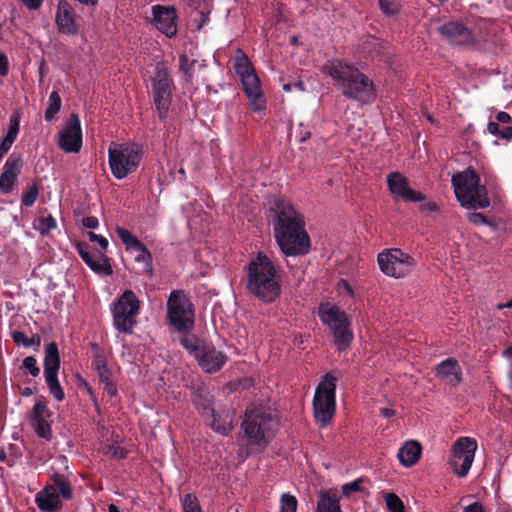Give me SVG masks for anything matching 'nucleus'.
<instances>
[{"label":"nucleus","mask_w":512,"mask_h":512,"mask_svg":"<svg viewBox=\"0 0 512 512\" xmlns=\"http://www.w3.org/2000/svg\"><path fill=\"white\" fill-rule=\"evenodd\" d=\"M270 223L280 251L287 257L309 253L311 241L303 214L289 201L278 198L270 206Z\"/></svg>","instance_id":"f257e3e1"},{"label":"nucleus","mask_w":512,"mask_h":512,"mask_svg":"<svg viewBox=\"0 0 512 512\" xmlns=\"http://www.w3.org/2000/svg\"><path fill=\"white\" fill-rule=\"evenodd\" d=\"M322 72L332 78L343 96L364 104L376 98L373 81L353 62L343 59H331L322 66Z\"/></svg>","instance_id":"f03ea898"},{"label":"nucleus","mask_w":512,"mask_h":512,"mask_svg":"<svg viewBox=\"0 0 512 512\" xmlns=\"http://www.w3.org/2000/svg\"><path fill=\"white\" fill-rule=\"evenodd\" d=\"M247 290L265 303L275 301L281 293V276L273 261L259 252L248 265Z\"/></svg>","instance_id":"7ed1b4c3"},{"label":"nucleus","mask_w":512,"mask_h":512,"mask_svg":"<svg viewBox=\"0 0 512 512\" xmlns=\"http://www.w3.org/2000/svg\"><path fill=\"white\" fill-rule=\"evenodd\" d=\"M278 419L268 406L251 404L241 422L242 441L250 447L264 449L273 437Z\"/></svg>","instance_id":"20e7f679"},{"label":"nucleus","mask_w":512,"mask_h":512,"mask_svg":"<svg viewBox=\"0 0 512 512\" xmlns=\"http://www.w3.org/2000/svg\"><path fill=\"white\" fill-rule=\"evenodd\" d=\"M451 184L455 197L462 207L474 210L489 207L486 186L481 183L479 174L472 167L454 173Z\"/></svg>","instance_id":"39448f33"},{"label":"nucleus","mask_w":512,"mask_h":512,"mask_svg":"<svg viewBox=\"0 0 512 512\" xmlns=\"http://www.w3.org/2000/svg\"><path fill=\"white\" fill-rule=\"evenodd\" d=\"M143 158V148L137 143L112 142L108 148V164L117 180L137 171Z\"/></svg>","instance_id":"423d86ee"},{"label":"nucleus","mask_w":512,"mask_h":512,"mask_svg":"<svg viewBox=\"0 0 512 512\" xmlns=\"http://www.w3.org/2000/svg\"><path fill=\"white\" fill-rule=\"evenodd\" d=\"M233 66L253 111H263L266 108V102L260 79L248 56L241 49H237L235 53Z\"/></svg>","instance_id":"0eeeda50"},{"label":"nucleus","mask_w":512,"mask_h":512,"mask_svg":"<svg viewBox=\"0 0 512 512\" xmlns=\"http://www.w3.org/2000/svg\"><path fill=\"white\" fill-rule=\"evenodd\" d=\"M318 316L328 326L338 351H345L353 340L351 323L347 314L335 304L324 302L319 305Z\"/></svg>","instance_id":"6e6552de"},{"label":"nucleus","mask_w":512,"mask_h":512,"mask_svg":"<svg viewBox=\"0 0 512 512\" xmlns=\"http://www.w3.org/2000/svg\"><path fill=\"white\" fill-rule=\"evenodd\" d=\"M336 376L329 372L319 382L313 397V415L319 428L332 422L336 411Z\"/></svg>","instance_id":"1a4fd4ad"},{"label":"nucleus","mask_w":512,"mask_h":512,"mask_svg":"<svg viewBox=\"0 0 512 512\" xmlns=\"http://www.w3.org/2000/svg\"><path fill=\"white\" fill-rule=\"evenodd\" d=\"M114 328L124 334H132L140 313V301L132 290H125L110 308Z\"/></svg>","instance_id":"9d476101"},{"label":"nucleus","mask_w":512,"mask_h":512,"mask_svg":"<svg viewBox=\"0 0 512 512\" xmlns=\"http://www.w3.org/2000/svg\"><path fill=\"white\" fill-rule=\"evenodd\" d=\"M181 344L197 360L201 369L206 373L218 372L227 361V356L223 352L218 351L212 345L199 343L193 336L183 335Z\"/></svg>","instance_id":"9b49d317"},{"label":"nucleus","mask_w":512,"mask_h":512,"mask_svg":"<svg viewBox=\"0 0 512 512\" xmlns=\"http://www.w3.org/2000/svg\"><path fill=\"white\" fill-rule=\"evenodd\" d=\"M167 317L173 328L188 333L194 328V311L186 295L179 290L170 293L167 300Z\"/></svg>","instance_id":"f8f14e48"},{"label":"nucleus","mask_w":512,"mask_h":512,"mask_svg":"<svg viewBox=\"0 0 512 512\" xmlns=\"http://www.w3.org/2000/svg\"><path fill=\"white\" fill-rule=\"evenodd\" d=\"M377 263L384 275L395 279L406 277L416 265L415 259L399 248L380 252L377 256Z\"/></svg>","instance_id":"ddd939ff"},{"label":"nucleus","mask_w":512,"mask_h":512,"mask_svg":"<svg viewBox=\"0 0 512 512\" xmlns=\"http://www.w3.org/2000/svg\"><path fill=\"white\" fill-rule=\"evenodd\" d=\"M153 103L158 117L166 121L172 103L173 80L169 76L163 64L158 63L155 68V76L151 79Z\"/></svg>","instance_id":"4468645a"},{"label":"nucleus","mask_w":512,"mask_h":512,"mask_svg":"<svg viewBox=\"0 0 512 512\" xmlns=\"http://www.w3.org/2000/svg\"><path fill=\"white\" fill-rule=\"evenodd\" d=\"M477 441L471 437H460L452 446V456L449 460L454 473L464 478L467 476L474 461Z\"/></svg>","instance_id":"2eb2a0df"},{"label":"nucleus","mask_w":512,"mask_h":512,"mask_svg":"<svg viewBox=\"0 0 512 512\" xmlns=\"http://www.w3.org/2000/svg\"><path fill=\"white\" fill-rule=\"evenodd\" d=\"M82 129L77 114H71L64 128L59 132L58 147L65 153H78L82 148Z\"/></svg>","instance_id":"dca6fc26"},{"label":"nucleus","mask_w":512,"mask_h":512,"mask_svg":"<svg viewBox=\"0 0 512 512\" xmlns=\"http://www.w3.org/2000/svg\"><path fill=\"white\" fill-rule=\"evenodd\" d=\"M389 192L406 202L419 203L426 200V196L409 186L408 179L400 172H391L386 176Z\"/></svg>","instance_id":"f3484780"},{"label":"nucleus","mask_w":512,"mask_h":512,"mask_svg":"<svg viewBox=\"0 0 512 512\" xmlns=\"http://www.w3.org/2000/svg\"><path fill=\"white\" fill-rule=\"evenodd\" d=\"M115 232L119 239L125 246L127 251H138L139 254L135 257V261L138 263L144 264V271L147 273H152L153 271V259L151 252L147 249V247L130 231L127 229L117 226L115 228Z\"/></svg>","instance_id":"a211bd4d"},{"label":"nucleus","mask_w":512,"mask_h":512,"mask_svg":"<svg viewBox=\"0 0 512 512\" xmlns=\"http://www.w3.org/2000/svg\"><path fill=\"white\" fill-rule=\"evenodd\" d=\"M437 30L452 45H473L476 43L474 32L458 21L444 23Z\"/></svg>","instance_id":"6ab92c4d"},{"label":"nucleus","mask_w":512,"mask_h":512,"mask_svg":"<svg viewBox=\"0 0 512 512\" xmlns=\"http://www.w3.org/2000/svg\"><path fill=\"white\" fill-rule=\"evenodd\" d=\"M153 24L168 38L177 34V13L173 7L154 5L152 7Z\"/></svg>","instance_id":"aec40b11"},{"label":"nucleus","mask_w":512,"mask_h":512,"mask_svg":"<svg viewBox=\"0 0 512 512\" xmlns=\"http://www.w3.org/2000/svg\"><path fill=\"white\" fill-rule=\"evenodd\" d=\"M435 376L445 385L455 388L463 380L462 368L457 359L449 357L434 367Z\"/></svg>","instance_id":"412c9836"},{"label":"nucleus","mask_w":512,"mask_h":512,"mask_svg":"<svg viewBox=\"0 0 512 512\" xmlns=\"http://www.w3.org/2000/svg\"><path fill=\"white\" fill-rule=\"evenodd\" d=\"M50 417L51 412L46 402L36 401L32 410L31 425L36 435L45 440H50L52 437Z\"/></svg>","instance_id":"4be33fe9"},{"label":"nucleus","mask_w":512,"mask_h":512,"mask_svg":"<svg viewBox=\"0 0 512 512\" xmlns=\"http://www.w3.org/2000/svg\"><path fill=\"white\" fill-rule=\"evenodd\" d=\"M23 159L21 155L11 154L6 160L3 171L0 174V191L9 194L13 191L15 183L21 172Z\"/></svg>","instance_id":"5701e85b"},{"label":"nucleus","mask_w":512,"mask_h":512,"mask_svg":"<svg viewBox=\"0 0 512 512\" xmlns=\"http://www.w3.org/2000/svg\"><path fill=\"white\" fill-rule=\"evenodd\" d=\"M55 23L61 34L75 35L78 33L74 10L66 0H60L57 4Z\"/></svg>","instance_id":"b1692460"},{"label":"nucleus","mask_w":512,"mask_h":512,"mask_svg":"<svg viewBox=\"0 0 512 512\" xmlns=\"http://www.w3.org/2000/svg\"><path fill=\"white\" fill-rule=\"evenodd\" d=\"M79 255L93 272L104 276H109L113 273L112 266L104 254L100 252L90 253L80 248Z\"/></svg>","instance_id":"393cba45"},{"label":"nucleus","mask_w":512,"mask_h":512,"mask_svg":"<svg viewBox=\"0 0 512 512\" xmlns=\"http://www.w3.org/2000/svg\"><path fill=\"white\" fill-rule=\"evenodd\" d=\"M421 454L422 447L420 443L415 440H408L398 450L397 458L402 466L409 468L419 461Z\"/></svg>","instance_id":"a878e982"},{"label":"nucleus","mask_w":512,"mask_h":512,"mask_svg":"<svg viewBox=\"0 0 512 512\" xmlns=\"http://www.w3.org/2000/svg\"><path fill=\"white\" fill-rule=\"evenodd\" d=\"M35 503L42 512H53L60 506V497L55 486H47L35 496Z\"/></svg>","instance_id":"bb28decb"},{"label":"nucleus","mask_w":512,"mask_h":512,"mask_svg":"<svg viewBox=\"0 0 512 512\" xmlns=\"http://www.w3.org/2000/svg\"><path fill=\"white\" fill-rule=\"evenodd\" d=\"M60 368V357L58 346L51 342L46 346L44 357V377L57 376Z\"/></svg>","instance_id":"cd10ccee"},{"label":"nucleus","mask_w":512,"mask_h":512,"mask_svg":"<svg viewBox=\"0 0 512 512\" xmlns=\"http://www.w3.org/2000/svg\"><path fill=\"white\" fill-rule=\"evenodd\" d=\"M316 512H343L336 493L321 491L318 494Z\"/></svg>","instance_id":"c85d7f7f"},{"label":"nucleus","mask_w":512,"mask_h":512,"mask_svg":"<svg viewBox=\"0 0 512 512\" xmlns=\"http://www.w3.org/2000/svg\"><path fill=\"white\" fill-rule=\"evenodd\" d=\"M209 417L212 418L210 426L214 432L227 435L232 430L233 415L229 411L224 413L214 412Z\"/></svg>","instance_id":"c756f323"},{"label":"nucleus","mask_w":512,"mask_h":512,"mask_svg":"<svg viewBox=\"0 0 512 512\" xmlns=\"http://www.w3.org/2000/svg\"><path fill=\"white\" fill-rule=\"evenodd\" d=\"M93 348L94 353L92 359V367L98 375L99 382L106 381L107 378L112 377V373L107 366L104 352L97 345H94Z\"/></svg>","instance_id":"7c9ffc66"},{"label":"nucleus","mask_w":512,"mask_h":512,"mask_svg":"<svg viewBox=\"0 0 512 512\" xmlns=\"http://www.w3.org/2000/svg\"><path fill=\"white\" fill-rule=\"evenodd\" d=\"M193 403L197 410L200 411L203 416H210L215 412L213 408L212 398L207 393H197L193 399Z\"/></svg>","instance_id":"2f4dec72"},{"label":"nucleus","mask_w":512,"mask_h":512,"mask_svg":"<svg viewBox=\"0 0 512 512\" xmlns=\"http://www.w3.org/2000/svg\"><path fill=\"white\" fill-rule=\"evenodd\" d=\"M34 228L40 235L46 236L57 228V221L51 214L41 215L35 220Z\"/></svg>","instance_id":"473e14b6"},{"label":"nucleus","mask_w":512,"mask_h":512,"mask_svg":"<svg viewBox=\"0 0 512 512\" xmlns=\"http://www.w3.org/2000/svg\"><path fill=\"white\" fill-rule=\"evenodd\" d=\"M61 108V98L57 91H52L48 99V107L45 110V120L52 121Z\"/></svg>","instance_id":"72a5a7b5"},{"label":"nucleus","mask_w":512,"mask_h":512,"mask_svg":"<svg viewBox=\"0 0 512 512\" xmlns=\"http://www.w3.org/2000/svg\"><path fill=\"white\" fill-rule=\"evenodd\" d=\"M12 339L17 345H22L25 348L39 347L41 344V338L38 334L32 335L27 338L25 333L22 331H14L12 333Z\"/></svg>","instance_id":"f704fd0d"},{"label":"nucleus","mask_w":512,"mask_h":512,"mask_svg":"<svg viewBox=\"0 0 512 512\" xmlns=\"http://www.w3.org/2000/svg\"><path fill=\"white\" fill-rule=\"evenodd\" d=\"M196 64V60L189 59L186 54H182L179 57V70L185 80V82L190 83L194 74V67Z\"/></svg>","instance_id":"c9c22d12"},{"label":"nucleus","mask_w":512,"mask_h":512,"mask_svg":"<svg viewBox=\"0 0 512 512\" xmlns=\"http://www.w3.org/2000/svg\"><path fill=\"white\" fill-rule=\"evenodd\" d=\"M100 451L103 455L114 459H123L127 454L125 449L120 447L117 442L103 444Z\"/></svg>","instance_id":"e433bc0d"},{"label":"nucleus","mask_w":512,"mask_h":512,"mask_svg":"<svg viewBox=\"0 0 512 512\" xmlns=\"http://www.w3.org/2000/svg\"><path fill=\"white\" fill-rule=\"evenodd\" d=\"M298 501L291 493H283L280 497L279 512H297Z\"/></svg>","instance_id":"4c0bfd02"},{"label":"nucleus","mask_w":512,"mask_h":512,"mask_svg":"<svg viewBox=\"0 0 512 512\" xmlns=\"http://www.w3.org/2000/svg\"><path fill=\"white\" fill-rule=\"evenodd\" d=\"M50 394L57 400L62 401L65 398V393L58 381L57 376H49L45 378Z\"/></svg>","instance_id":"58836bf2"},{"label":"nucleus","mask_w":512,"mask_h":512,"mask_svg":"<svg viewBox=\"0 0 512 512\" xmlns=\"http://www.w3.org/2000/svg\"><path fill=\"white\" fill-rule=\"evenodd\" d=\"M39 195L38 186L32 183L21 195V203L25 207H31Z\"/></svg>","instance_id":"ea45409f"},{"label":"nucleus","mask_w":512,"mask_h":512,"mask_svg":"<svg viewBox=\"0 0 512 512\" xmlns=\"http://www.w3.org/2000/svg\"><path fill=\"white\" fill-rule=\"evenodd\" d=\"M181 505L183 512H202L197 497L191 493L184 495Z\"/></svg>","instance_id":"a19ab883"},{"label":"nucleus","mask_w":512,"mask_h":512,"mask_svg":"<svg viewBox=\"0 0 512 512\" xmlns=\"http://www.w3.org/2000/svg\"><path fill=\"white\" fill-rule=\"evenodd\" d=\"M487 130L490 134L500 137L502 139H512V126H507L501 130L499 128V123L490 121L487 125Z\"/></svg>","instance_id":"79ce46f5"},{"label":"nucleus","mask_w":512,"mask_h":512,"mask_svg":"<svg viewBox=\"0 0 512 512\" xmlns=\"http://www.w3.org/2000/svg\"><path fill=\"white\" fill-rule=\"evenodd\" d=\"M379 8L386 16H395L400 11V4L396 0H378Z\"/></svg>","instance_id":"37998d69"},{"label":"nucleus","mask_w":512,"mask_h":512,"mask_svg":"<svg viewBox=\"0 0 512 512\" xmlns=\"http://www.w3.org/2000/svg\"><path fill=\"white\" fill-rule=\"evenodd\" d=\"M385 502L390 512H404V504L396 494L387 493L385 495Z\"/></svg>","instance_id":"c03bdc74"},{"label":"nucleus","mask_w":512,"mask_h":512,"mask_svg":"<svg viewBox=\"0 0 512 512\" xmlns=\"http://www.w3.org/2000/svg\"><path fill=\"white\" fill-rule=\"evenodd\" d=\"M58 495L61 494L64 499H70L72 497V489L68 481L62 476H56L54 478Z\"/></svg>","instance_id":"a18cd8bd"},{"label":"nucleus","mask_w":512,"mask_h":512,"mask_svg":"<svg viewBox=\"0 0 512 512\" xmlns=\"http://www.w3.org/2000/svg\"><path fill=\"white\" fill-rule=\"evenodd\" d=\"M20 129V119L18 115H12L9 119V127L7 130L5 138L9 140L15 141Z\"/></svg>","instance_id":"49530a36"},{"label":"nucleus","mask_w":512,"mask_h":512,"mask_svg":"<svg viewBox=\"0 0 512 512\" xmlns=\"http://www.w3.org/2000/svg\"><path fill=\"white\" fill-rule=\"evenodd\" d=\"M23 367L33 376L37 377L40 374V369L37 366V360L33 356H27L23 359Z\"/></svg>","instance_id":"de8ad7c7"},{"label":"nucleus","mask_w":512,"mask_h":512,"mask_svg":"<svg viewBox=\"0 0 512 512\" xmlns=\"http://www.w3.org/2000/svg\"><path fill=\"white\" fill-rule=\"evenodd\" d=\"M337 290L338 293L345 297L352 298L354 296V291L349 284L348 280L346 279H340L337 284Z\"/></svg>","instance_id":"09e8293b"},{"label":"nucleus","mask_w":512,"mask_h":512,"mask_svg":"<svg viewBox=\"0 0 512 512\" xmlns=\"http://www.w3.org/2000/svg\"><path fill=\"white\" fill-rule=\"evenodd\" d=\"M360 483H361V480L356 479L352 482L344 484L341 488L342 494L346 497H349L353 492L360 491L361 490Z\"/></svg>","instance_id":"8fccbe9b"},{"label":"nucleus","mask_w":512,"mask_h":512,"mask_svg":"<svg viewBox=\"0 0 512 512\" xmlns=\"http://www.w3.org/2000/svg\"><path fill=\"white\" fill-rule=\"evenodd\" d=\"M467 218L474 225H491L486 216L480 212H470Z\"/></svg>","instance_id":"3c124183"},{"label":"nucleus","mask_w":512,"mask_h":512,"mask_svg":"<svg viewBox=\"0 0 512 512\" xmlns=\"http://www.w3.org/2000/svg\"><path fill=\"white\" fill-rule=\"evenodd\" d=\"M100 384L103 386V390L110 398L117 396V387L114 384L112 377L107 378L106 381H100Z\"/></svg>","instance_id":"603ef678"},{"label":"nucleus","mask_w":512,"mask_h":512,"mask_svg":"<svg viewBox=\"0 0 512 512\" xmlns=\"http://www.w3.org/2000/svg\"><path fill=\"white\" fill-rule=\"evenodd\" d=\"M87 236L91 242L97 243L103 250H106L108 248L109 243L104 236L96 234L94 232H88Z\"/></svg>","instance_id":"864d4df0"},{"label":"nucleus","mask_w":512,"mask_h":512,"mask_svg":"<svg viewBox=\"0 0 512 512\" xmlns=\"http://www.w3.org/2000/svg\"><path fill=\"white\" fill-rule=\"evenodd\" d=\"M9 73V61L7 55L0 50V77H6Z\"/></svg>","instance_id":"5fc2aeb1"},{"label":"nucleus","mask_w":512,"mask_h":512,"mask_svg":"<svg viewBox=\"0 0 512 512\" xmlns=\"http://www.w3.org/2000/svg\"><path fill=\"white\" fill-rule=\"evenodd\" d=\"M298 141L303 143L311 137V132L303 123H299L297 131Z\"/></svg>","instance_id":"6e6d98bb"},{"label":"nucleus","mask_w":512,"mask_h":512,"mask_svg":"<svg viewBox=\"0 0 512 512\" xmlns=\"http://www.w3.org/2000/svg\"><path fill=\"white\" fill-rule=\"evenodd\" d=\"M420 210L422 212H426V213L438 212L439 206L436 202H433V201L425 202V200H424V201H422V204L420 205Z\"/></svg>","instance_id":"4d7b16f0"},{"label":"nucleus","mask_w":512,"mask_h":512,"mask_svg":"<svg viewBox=\"0 0 512 512\" xmlns=\"http://www.w3.org/2000/svg\"><path fill=\"white\" fill-rule=\"evenodd\" d=\"M13 141L3 137L0 141V160L7 154L13 145Z\"/></svg>","instance_id":"13d9d810"},{"label":"nucleus","mask_w":512,"mask_h":512,"mask_svg":"<svg viewBox=\"0 0 512 512\" xmlns=\"http://www.w3.org/2000/svg\"><path fill=\"white\" fill-rule=\"evenodd\" d=\"M502 354H503V357L507 360L508 365H509L508 376H509V381H510V387L512 389V347H509L506 350H504Z\"/></svg>","instance_id":"bf43d9fd"},{"label":"nucleus","mask_w":512,"mask_h":512,"mask_svg":"<svg viewBox=\"0 0 512 512\" xmlns=\"http://www.w3.org/2000/svg\"><path fill=\"white\" fill-rule=\"evenodd\" d=\"M82 225L88 229H96L99 226V221L95 216H87L82 219Z\"/></svg>","instance_id":"052dcab7"},{"label":"nucleus","mask_w":512,"mask_h":512,"mask_svg":"<svg viewBox=\"0 0 512 512\" xmlns=\"http://www.w3.org/2000/svg\"><path fill=\"white\" fill-rule=\"evenodd\" d=\"M462 512H484V507L480 502L475 501L467 506H464Z\"/></svg>","instance_id":"680f3d73"},{"label":"nucleus","mask_w":512,"mask_h":512,"mask_svg":"<svg viewBox=\"0 0 512 512\" xmlns=\"http://www.w3.org/2000/svg\"><path fill=\"white\" fill-rule=\"evenodd\" d=\"M497 123L508 124L512 122V117L504 111H500L496 114Z\"/></svg>","instance_id":"e2e57ef3"},{"label":"nucleus","mask_w":512,"mask_h":512,"mask_svg":"<svg viewBox=\"0 0 512 512\" xmlns=\"http://www.w3.org/2000/svg\"><path fill=\"white\" fill-rule=\"evenodd\" d=\"M28 9L36 10L40 8L43 0H20Z\"/></svg>","instance_id":"0e129e2a"},{"label":"nucleus","mask_w":512,"mask_h":512,"mask_svg":"<svg viewBox=\"0 0 512 512\" xmlns=\"http://www.w3.org/2000/svg\"><path fill=\"white\" fill-rule=\"evenodd\" d=\"M197 15L200 18L199 23L197 24V30H201L202 27L209 21V13H205L204 11H198Z\"/></svg>","instance_id":"69168bd1"},{"label":"nucleus","mask_w":512,"mask_h":512,"mask_svg":"<svg viewBox=\"0 0 512 512\" xmlns=\"http://www.w3.org/2000/svg\"><path fill=\"white\" fill-rule=\"evenodd\" d=\"M380 414L384 417V418H390L392 416H394L395 414V411L391 408H388V407H383L380 409Z\"/></svg>","instance_id":"338daca9"},{"label":"nucleus","mask_w":512,"mask_h":512,"mask_svg":"<svg viewBox=\"0 0 512 512\" xmlns=\"http://www.w3.org/2000/svg\"><path fill=\"white\" fill-rule=\"evenodd\" d=\"M85 387H86L87 393L89 394L92 402L94 403V406L96 407V409H98L99 408L98 401H97V398L94 395L92 389L88 386L87 383H85Z\"/></svg>","instance_id":"774afa93"}]
</instances>
